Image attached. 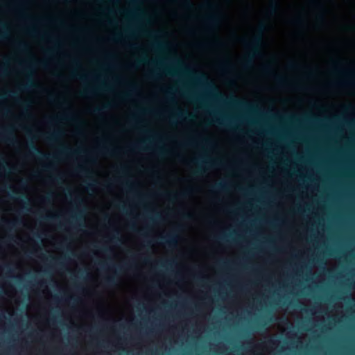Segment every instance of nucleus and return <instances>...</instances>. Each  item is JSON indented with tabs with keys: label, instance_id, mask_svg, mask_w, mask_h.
Returning a JSON list of instances; mask_svg holds the SVG:
<instances>
[{
	"label": "nucleus",
	"instance_id": "f257e3e1",
	"mask_svg": "<svg viewBox=\"0 0 355 355\" xmlns=\"http://www.w3.org/2000/svg\"><path fill=\"white\" fill-rule=\"evenodd\" d=\"M266 30V25L265 23H260L257 28V34L254 35L252 39L248 41L246 39L242 38L241 42L243 45L250 49V52L247 58L245 59L244 64L248 66L252 63V59L259 55L261 49L263 45V33Z\"/></svg>",
	"mask_w": 355,
	"mask_h": 355
},
{
	"label": "nucleus",
	"instance_id": "f03ea898",
	"mask_svg": "<svg viewBox=\"0 0 355 355\" xmlns=\"http://www.w3.org/2000/svg\"><path fill=\"white\" fill-rule=\"evenodd\" d=\"M198 80L203 84L211 92L212 96L218 100L223 101L227 103L232 104L241 107H243L248 110H252L254 107L247 102L237 99L236 97H230L228 100L223 98V96L219 93L216 87L211 83L208 82L207 78L202 76L198 78Z\"/></svg>",
	"mask_w": 355,
	"mask_h": 355
},
{
	"label": "nucleus",
	"instance_id": "7ed1b4c3",
	"mask_svg": "<svg viewBox=\"0 0 355 355\" xmlns=\"http://www.w3.org/2000/svg\"><path fill=\"white\" fill-rule=\"evenodd\" d=\"M28 146L30 148V151L28 153L29 156L35 157L39 159H49L51 156L49 154H46L43 153L34 143L33 141H31Z\"/></svg>",
	"mask_w": 355,
	"mask_h": 355
},
{
	"label": "nucleus",
	"instance_id": "20e7f679",
	"mask_svg": "<svg viewBox=\"0 0 355 355\" xmlns=\"http://www.w3.org/2000/svg\"><path fill=\"white\" fill-rule=\"evenodd\" d=\"M193 162H196L198 164V168L194 172L195 175H200L202 174L203 172L202 168V164H206L208 166H216L222 165V162L219 160H214V161H205L203 157H200V158L197 159L193 160Z\"/></svg>",
	"mask_w": 355,
	"mask_h": 355
},
{
	"label": "nucleus",
	"instance_id": "39448f33",
	"mask_svg": "<svg viewBox=\"0 0 355 355\" xmlns=\"http://www.w3.org/2000/svg\"><path fill=\"white\" fill-rule=\"evenodd\" d=\"M159 243L164 244L168 248H175L178 243V236L175 232H171L166 236H161Z\"/></svg>",
	"mask_w": 355,
	"mask_h": 355
},
{
	"label": "nucleus",
	"instance_id": "423d86ee",
	"mask_svg": "<svg viewBox=\"0 0 355 355\" xmlns=\"http://www.w3.org/2000/svg\"><path fill=\"white\" fill-rule=\"evenodd\" d=\"M0 139L9 144H15L18 141L14 135L13 130L11 128H6L0 132Z\"/></svg>",
	"mask_w": 355,
	"mask_h": 355
},
{
	"label": "nucleus",
	"instance_id": "0eeeda50",
	"mask_svg": "<svg viewBox=\"0 0 355 355\" xmlns=\"http://www.w3.org/2000/svg\"><path fill=\"white\" fill-rule=\"evenodd\" d=\"M27 79L25 84H22L19 87V89L22 91L28 90L31 89L36 88L38 85L33 79V73L31 71L30 67H26Z\"/></svg>",
	"mask_w": 355,
	"mask_h": 355
},
{
	"label": "nucleus",
	"instance_id": "6e6552de",
	"mask_svg": "<svg viewBox=\"0 0 355 355\" xmlns=\"http://www.w3.org/2000/svg\"><path fill=\"white\" fill-rule=\"evenodd\" d=\"M205 20L210 28H214L219 25L221 20V15L219 12H214L207 15Z\"/></svg>",
	"mask_w": 355,
	"mask_h": 355
},
{
	"label": "nucleus",
	"instance_id": "1a4fd4ad",
	"mask_svg": "<svg viewBox=\"0 0 355 355\" xmlns=\"http://www.w3.org/2000/svg\"><path fill=\"white\" fill-rule=\"evenodd\" d=\"M107 89V88L105 86H101V87H93L92 86H87L83 91H81L80 92V94L82 96H91V95H94L99 90H105Z\"/></svg>",
	"mask_w": 355,
	"mask_h": 355
},
{
	"label": "nucleus",
	"instance_id": "9d476101",
	"mask_svg": "<svg viewBox=\"0 0 355 355\" xmlns=\"http://www.w3.org/2000/svg\"><path fill=\"white\" fill-rule=\"evenodd\" d=\"M63 132L61 130H55L51 134L45 135L44 139L49 143H54L63 135Z\"/></svg>",
	"mask_w": 355,
	"mask_h": 355
},
{
	"label": "nucleus",
	"instance_id": "9b49d317",
	"mask_svg": "<svg viewBox=\"0 0 355 355\" xmlns=\"http://www.w3.org/2000/svg\"><path fill=\"white\" fill-rule=\"evenodd\" d=\"M186 118L189 120H191L193 117V116L189 113H188L187 111H182L180 108H177L176 112L173 114V115L171 117V122L173 121V119L175 118Z\"/></svg>",
	"mask_w": 355,
	"mask_h": 355
},
{
	"label": "nucleus",
	"instance_id": "f8f14e48",
	"mask_svg": "<svg viewBox=\"0 0 355 355\" xmlns=\"http://www.w3.org/2000/svg\"><path fill=\"white\" fill-rule=\"evenodd\" d=\"M78 153V152L77 150H73L71 148L67 146H62L59 154L60 155H74Z\"/></svg>",
	"mask_w": 355,
	"mask_h": 355
},
{
	"label": "nucleus",
	"instance_id": "ddd939ff",
	"mask_svg": "<svg viewBox=\"0 0 355 355\" xmlns=\"http://www.w3.org/2000/svg\"><path fill=\"white\" fill-rule=\"evenodd\" d=\"M279 8V3L277 0H270L269 6V12L271 15H274L277 12Z\"/></svg>",
	"mask_w": 355,
	"mask_h": 355
},
{
	"label": "nucleus",
	"instance_id": "4468645a",
	"mask_svg": "<svg viewBox=\"0 0 355 355\" xmlns=\"http://www.w3.org/2000/svg\"><path fill=\"white\" fill-rule=\"evenodd\" d=\"M76 172H77L79 174H82V175H87L89 178H92L90 176H89L88 175L89 174V171L83 165H78L76 169H75Z\"/></svg>",
	"mask_w": 355,
	"mask_h": 355
},
{
	"label": "nucleus",
	"instance_id": "2eb2a0df",
	"mask_svg": "<svg viewBox=\"0 0 355 355\" xmlns=\"http://www.w3.org/2000/svg\"><path fill=\"white\" fill-rule=\"evenodd\" d=\"M104 283L107 286H113L116 283V277L114 275L106 277Z\"/></svg>",
	"mask_w": 355,
	"mask_h": 355
},
{
	"label": "nucleus",
	"instance_id": "dca6fc26",
	"mask_svg": "<svg viewBox=\"0 0 355 355\" xmlns=\"http://www.w3.org/2000/svg\"><path fill=\"white\" fill-rule=\"evenodd\" d=\"M227 185L222 182H219L213 186L214 191H225L227 190Z\"/></svg>",
	"mask_w": 355,
	"mask_h": 355
},
{
	"label": "nucleus",
	"instance_id": "f3484780",
	"mask_svg": "<svg viewBox=\"0 0 355 355\" xmlns=\"http://www.w3.org/2000/svg\"><path fill=\"white\" fill-rule=\"evenodd\" d=\"M101 152L103 154L114 155L116 153V150L113 148H109L106 146H103L101 148Z\"/></svg>",
	"mask_w": 355,
	"mask_h": 355
},
{
	"label": "nucleus",
	"instance_id": "a211bd4d",
	"mask_svg": "<svg viewBox=\"0 0 355 355\" xmlns=\"http://www.w3.org/2000/svg\"><path fill=\"white\" fill-rule=\"evenodd\" d=\"M110 107V104L107 103V104H105L104 105H103L102 107H95L93 110H92V112L94 114H101L104 110L108 109L109 107Z\"/></svg>",
	"mask_w": 355,
	"mask_h": 355
},
{
	"label": "nucleus",
	"instance_id": "6ab92c4d",
	"mask_svg": "<svg viewBox=\"0 0 355 355\" xmlns=\"http://www.w3.org/2000/svg\"><path fill=\"white\" fill-rule=\"evenodd\" d=\"M146 63L150 64V62H148V60L147 58L146 57H144V58L137 59L136 60L135 63L132 65V67H135L137 65H141L142 64H146ZM150 64H154V62H151Z\"/></svg>",
	"mask_w": 355,
	"mask_h": 355
},
{
	"label": "nucleus",
	"instance_id": "aec40b11",
	"mask_svg": "<svg viewBox=\"0 0 355 355\" xmlns=\"http://www.w3.org/2000/svg\"><path fill=\"white\" fill-rule=\"evenodd\" d=\"M311 6L313 7L314 8L318 9V10H324V5L316 0H311L310 1Z\"/></svg>",
	"mask_w": 355,
	"mask_h": 355
},
{
	"label": "nucleus",
	"instance_id": "412c9836",
	"mask_svg": "<svg viewBox=\"0 0 355 355\" xmlns=\"http://www.w3.org/2000/svg\"><path fill=\"white\" fill-rule=\"evenodd\" d=\"M59 218L58 215H46L41 216V219L45 221H55Z\"/></svg>",
	"mask_w": 355,
	"mask_h": 355
},
{
	"label": "nucleus",
	"instance_id": "4be33fe9",
	"mask_svg": "<svg viewBox=\"0 0 355 355\" xmlns=\"http://www.w3.org/2000/svg\"><path fill=\"white\" fill-rule=\"evenodd\" d=\"M216 122H217L218 124L231 127V121L227 118H224L222 119H220V118H216Z\"/></svg>",
	"mask_w": 355,
	"mask_h": 355
},
{
	"label": "nucleus",
	"instance_id": "5701e85b",
	"mask_svg": "<svg viewBox=\"0 0 355 355\" xmlns=\"http://www.w3.org/2000/svg\"><path fill=\"white\" fill-rule=\"evenodd\" d=\"M17 47L21 51H26L28 49L27 44L21 41L17 43Z\"/></svg>",
	"mask_w": 355,
	"mask_h": 355
},
{
	"label": "nucleus",
	"instance_id": "b1692460",
	"mask_svg": "<svg viewBox=\"0 0 355 355\" xmlns=\"http://www.w3.org/2000/svg\"><path fill=\"white\" fill-rule=\"evenodd\" d=\"M2 31H0V40H4L8 37V27L6 25L2 26Z\"/></svg>",
	"mask_w": 355,
	"mask_h": 355
},
{
	"label": "nucleus",
	"instance_id": "393cba45",
	"mask_svg": "<svg viewBox=\"0 0 355 355\" xmlns=\"http://www.w3.org/2000/svg\"><path fill=\"white\" fill-rule=\"evenodd\" d=\"M146 140L140 141L139 144L134 145L133 147L131 148V150H141V149L145 150L146 148H144L143 145L144 144H146Z\"/></svg>",
	"mask_w": 355,
	"mask_h": 355
},
{
	"label": "nucleus",
	"instance_id": "a878e982",
	"mask_svg": "<svg viewBox=\"0 0 355 355\" xmlns=\"http://www.w3.org/2000/svg\"><path fill=\"white\" fill-rule=\"evenodd\" d=\"M22 221L21 220H15L14 221H8L6 222V226L9 228H12L13 227L17 226L19 224H21Z\"/></svg>",
	"mask_w": 355,
	"mask_h": 355
},
{
	"label": "nucleus",
	"instance_id": "bb28decb",
	"mask_svg": "<svg viewBox=\"0 0 355 355\" xmlns=\"http://www.w3.org/2000/svg\"><path fill=\"white\" fill-rule=\"evenodd\" d=\"M60 119H62V120H68V119H72L68 115H62L60 117H59ZM57 119H58V117L57 118H51L49 121V123H53V122H55Z\"/></svg>",
	"mask_w": 355,
	"mask_h": 355
},
{
	"label": "nucleus",
	"instance_id": "cd10ccee",
	"mask_svg": "<svg viewBox=\"0 0 355 355\" xmlns=\"http://www.w3.org/2000/svg\"><path fill=\"white\" fill-rule=\"evenodd\" d=\"M72 76L74 77V78H78L81 80H85L88 77L85 75H81V74H79L75 71L72 72L71 73Z\"/></svg>",
	"mask_w": 355,
	"mask_h": 355
},
{
	"label": "nucleus",
	"instance_id": "c85d7f7f",
	"mask_svg": "<svg viewBox=\"0 0 355 355\" xmlns=\"http://www.w3.org/2000/svg\"><path fill=\"white\" fill-rule=\"evenodd\" d=\"M71 217L73 220H78L82 218L83 217V214L82 211H77L76 214L71 215Z\"/></svg>",
	"mask_w": 355,
	"mask_h": 355
},
{
	"label": "nucleus",
	"instance_id": "c756f323",
	"mask_svg": "<svg viewBox=\"0 0 355 355\" xmlns=\"http://www.w3.org/2000/svg\"><path fill=\"white\" fill-rule=\"evenodd\" d=\"M150 214H154V217H149L150 220L152 221H155L157 219L159 220L162 218L161 214L158 212L151 211Z\"/></svg>",
	"mask_w": 355,
	"mask_h": 355
},
{
	"label": "nucleus",
	"instance_id": "7c9ffc66",
	"mask_svg": "<svg viewBox=\"0 0 355 355\" xmlns=\"http://www.w3.org/2000/svg\"><path fill=\"white\" fill-rule=\"evenodd\" d=\"M276 80L279 84L282 85L287 83L286 79L282 76H277Z\"/></svg>",
	"mask_w": 355,
	"mask_h": 355
},
{
	"label": "nucleus",
	"instance_id": "2f4dec72",
	"mask_svg": "<svg viewBox=\"0 0 355 355\" xmlns=\"http://www.w3.org/2000/svg\"><path fill=\"white\" fill-rule=\"evenodd\" d=\"M183 5L188 9H192L193 7L192 3L189 0H185Z\"/></svg>",
	"mask_w": 355,
	"mask_h": 355
},
{
	"label": "nucleus",
	"instance_id": "473e14b6",
	"mask_svg": "<svg viewBox=\"0 0 355 355\" xmlns=\"http://www.w3.org/2000/svg\"><path fill=\"white\" fill-rule=\"evenodd\" d=\"M92 180L93 182L88 183L87 189L89 190H92V191L94 189L96 184H97V182H96V180H93V179H92Z\"/></svg>",
	"mask_w": 355,
	"mask_h": 355
},
{
	"label": "nucleus",
	"instance_id": "72a5a7b5",
	"mask_svg": "<svg viewBox=\"0 0 355 355\" xmlns=\"http://www.w3.org/2000/svg\"><path fill=\"white\" fill-rule=\"evenodd\" d=\"M166 195L167 197H168L170 198V200H171L173 201L176 200L178 198V195L175 193H166Z\"/></svg>",
	"mask_w": 355,
	"mask_h": 355
},
{
	"label": "nucleus",
	"instance_id": "f704fd0d",
	"mask_svg": "<svg viewBox=\"0 0 355 355\" xmlns=\"http://www.w3.org/2000/svg\"><path fill=\"white\" fill-rule=\"evenodd\" d=\"M16 95H17V93L15 92H12V91L7 92L4 94L5 96H9V97H11V98H15L16 96Z\"/></svg>",
	"mask_w": 355,
	"mask_h": 355
},
{
	"label": "nucleus",
	"instance_id": "c9c22d12",
	"mask_svg": "<svg viewBox=\"0 0 355 355\" xmlns=\"http://www.w3.org/2000/svg\"><path fill=\"white\" fill-rule=\"evenodd\" d=\"M153 47L155 49H159L162 47V45L159 42H155L153 43Z\"/></svg>",
	"mask_w": 355,
	"mask_h": 355
},
{
	"label": "nucleus",
	"instance_id": "e433bc0d",
	"mask_svg": "<svg viewBox=\"0 0 355 355\" xmlns=\"http://www.w3.org/2000/svg\"><path fill=\"white\" fill-rule=\"evenodd\" d=\"M164 72L167 74V75H171V76H175L176 74L175 73H173L172 71V70H171L170 69L168 68H165L164 69Z\"/></svg>",
	"mask_w": 355,
	"mask_h": 355
},
{
	"label": "nucleus",
	"instance_id": "4c0bfd02",
	"mask_svg": "<svg viewBox=\"0 0 355 355\" xmlns=\"http://www.w3.org/2000/svg\"><path fill=\"white\" fill-rule=\"evenodd\" d=\"M52 197V193H49L46 196L43 198V201L44 202H49L51 201Z\"/></svg>",
	"mask_w": 355,
	"mask_h": 355
},
{
	"label": "nucleus",
	"instance_id": "58836bf2",
	"mask_svg": "<svg viewBox=\"0 0 355 355\" xmlns=\"http://www.w3.org/2000/svg\"><path fill=\"white\" fill-rule=\"evenodd\" d=\"M207 3L206 4L207 7L209 9H215L216 8V6L210 3L209 0H207Z\"/></svg>",
	"mask_w": 355,
	"mask_h": 355
},
{
	"label": "nucleus",
	"instance_id": "ea45409f",
	"mask_svg": "<svg viewBox=\"0 0 355 355\" xmlns=\"http://www.w3.org/2000/svg\"><path fill=\"white\" fill-rule=\"evenodd\" d=\"M51 260L53 261L57 265L60 266H62V263L59 261L58 259H56L55 257H51Z\"/></svg>",
	"mask_w": 355,
	"mask_h": 355
},
{
	"label": "nucleus",
	"instance_id": "a19ab883",
	"mask_svg": "<svg viewBox=\"0 0 355 355\" xmlns=\"http://www.w3.org/2000/svg\"><path fill=\"white\" fill-rule=\"evenodd\" d=\"M157 76V73L156 72V71H152L149 73V78H154Z\"/></svg>",
	"mask_w": 355,
	"mask_h": 355
},
{
	"label": "nucleus",
	"instance_id": "79ce46f5",
	"mask_svg": "<svg viewBox=\"0 0 355 355\" xmlns=\"http://www.w3.org/2000/svg\"><path fill=\"white\" fill-rule=\"evenodd\" d=\"M49 98L52 102H56L57 99L54 97V95L52 93L49 94Z\"/></svg>",
	"mask_w": 355,
	"mask_h": 355
},
{
	"label": "nucleus",
	"instance_id": "37998d69",
	"mask_svg": "<svg viewBox=\"0 0 355 355\" xmlns=\"http://www.w3.org/2000/svg\"><path fill=\"white\" fill-rule=\"evenodd\" d=\"M338 84L343 85H352V83L350 80H345V81L339 82V83H338Z\"/></svg>",
	"mask_w": 355,
	"mask_h": 355
},
{
	"label": "nucleus",
	"instance_id": "c03bdc74",
	"mask_svg": "<svg viewBox=\"0 0 355 355\" xmlns=\"http://www.w3.org/2000/svg\"><path fill=\"white\" fill-rule=\"evenodd\" d=\"M125 187L128 189L130 191H132L133 188V184L132 183L126 182L125 183Z\"/></svg>",
	"mask_w": 355,
	"mask_h": 355
},
{
	"label": "nucleus",
	"instance_id": "a18cd8bd",
	"mask_svg": "<svg viewBox=\"0 0 355 355\" xmlns=\"http://www.w3.org/2000/svg\"><path fill=\"white\" fill-rule=\"evenodd\" d=\"M128 86H129V87H130V91H131V92H135V91H136V89H137V88H136V86H135V84H133V83H130V84H129V85H128Z\"/></svg>",
	"mask_w": 355,
	"mask_h": 355
},
{
	"label": "nucleus",
	"instance_id": "49530a36",
	"mask_svg": "<svg viewBox=\"0 0 355 355\" xmlns=\"http://www.w3.org/2000/svg\"><path fill=\"white\" fill-rule=\"evenodd\" d=\"M21 105H22L23 107H29V106H30V103H29V102H28V101H22V102L21 103Z\"/></svg>",
	"mask_w": 355,
	"mask_h": 355
},
{
	"label": "nucleus",
	"instance_id": "de8ad7c7",
	"mask_svg": "<svg viewBox=\"0 0 355 355\" xmlns=\"http://www.w3.org/2000/svg\"><path fill=\"white\" fill-rule=\"evenodd\" d=\"M7 70L4 68H0V75H6Z\"/></svg>",
	"mask_w": 355,
	"mask_h": 355
},
{
	"label": "nucleus",
	"instance_id": "09e8293b",
	"mask_svg": "<svg viewBox=\"0 0 355 355\" xmlns=\"http://www.w3.org/2000/svg\"><path fill=\"white\" fill-rule=\"evenodd\" d=\"M44 170H46V171H49V170H50V169H51V168H52V165H51V164L45 165V166H44Z\"/></svg>",
	"mask_w": 355,
	"mask_h": 355
},
{
	"label": "nucleus",
	"instance_id": "8fccbe9b",
	"mask_svg": "<svg viewBox=\"0 0 355 355\" xmlns=\"http://www.w3.org/2000/svg\"><path fill=\"white\" fill-rule=\"evenodd\" d=\"M121 241V239H119V236H113V237L112 238V241Z\"/></svg>",
	"mask_w": 355,
	"mask_h": 355
},
{
	"label": "nucleus",
	"instance_id": "3c124183",
	"mask_svg": "<svg viewBox=\"0 0 355 355\" xmlns=\"http://www.w3.org/2000/svg\"><path fill=\"white\" fill-rule=\"evenodd\" d=\"M103 187H104V189L107 190V191L110 190V189H111V184H104Z\"/></svg>",
	"mask_w": 355,
	"mask_h": 355
},
{
	"label": "nucleus",
	"instance_id": "603ef678",
	"mask_svg": "<svg viewBox=\"0 0 355 355\" xmlns=\"http://www.w3.org/2000/svg\"><path fill=\"white\" fill-rule=\"evenodd\" d=\"M37 64H40L42 67H46V62H44V61L38 62Z\"/></svg>",
	"mask_w": 355,
	"mask_h": 355
},
{
	"label": "nucleus",
	"instance_id": "864d4df0",
	"mask_svg": "<svg viewBox=\"0 0 355 355\" xmlns=\"http://www.w3.org/2000/svg\"><path fill=\"white\" fill-rule=\"evenodd\" d=\"M98 265L101 266V268H105L107 266V264L104 262H100L98 263Z\"/></svg>",
	"mask_w": 355,
	"mask_h": 355
},
{
	"label": "nucleus",
	"instance_id": "5fc2aeb1",
	"mask_svg": "<svg viewBox=\"0 0 355 355\" xmlns=\"http://www.w3.org/2000/svg\"><path fill=\"white\" fill-rule=\"evenodd\" d=\"M297 64L296 63H294V62H292L289 64V67L292 69H295L297 67Z\"/></svg>",
	"mask_w": 355,
	"mask_h": 355
},
{
	"label": "nucleus",
	"instance_id": "6e6d98bb",
	"mask_svg": "<svg viewBox=\"0 0 355 355\" xmlns=\"http://www.w3.org/2000/svg\"><path fill=\"white\" fill-rule=\"evenodd\" d=\"M293 22L295 24H300L302 22V20L300 18H297V19H294L293 21Z\"/></svg>",
	"mask_w": 355,
	"mask_h": 355
},
{
	"label": "nucleus",
	"instance_id": "4d7b16f0",
	"mask_svg": "<svg viewBox=\"0 0 355 355\" xmlns=\"http://www.w3.org/2000/svg\"><path fill=\"white\" fill-rule=\"evenodd\" d=\"M205 277L203 276H198L197 279L200 282H203L205 280Z\"/></svg>",
	"mask_w": 355,
	"mask_h": 355
},
{
	"label": "nucleus",
	"instance_id": "13d9d810",
	"mask_svg": "<svg viewBox=\"0 0 355 355\" xmlns=\"http://www.w3.org/2000/svg\"><path fill=\"white\" fill-rule=\"evenodd\" d=\"M184 144L187 145V146H191V145L193 144V141H187V142L184 143Z\"/></svg>",
	"mask_w": 355,
	"mask_h": 355
},
{
	"label": "nucleus",
	"instance_id": "bf43d9fd",
	"mask_svg": "<svg viewBox=\"0 0 355 355\" xmlns=\"http://www.w3.org/2000/svg\"><path fill=\"white\" fill-rule=\"evenodd\" d=\"M81 202H82V200H81L80 198H76V199L74 200V202H75L76 204H77V203H80Z\"/></svg>",
	"mask_w": 355,
	"mask_h": 355
},
{
	"label": "nucleus",
	"instance_id": "052dcab7",
	"mask_svg": "<svg viewBox=\"0 0 355 355\" xmlns=\"http://www.w3.org/2000/svg\"><path fill=\"white\" fill-rule=\"evenodd\" d=\"M53 179L58 182V181L62 180V177L60 176V175H58V176L55 177V178H53Z\"/></svg>",
	"mask_w": 355,
	"mask_h": 355
},
{
	"label": "nucleus",
	"instance_id": "680f3d73",
	"mask_svg": "<svg viewBox=\"0 0 355 355\" xmlns=\"http://www.w3.org/2000/svg\"><path fill=\"white\" fill-rule=\"evenodd\" d=\"M226 237H227L226 236H218V239L221 241H225Z\"/></svg>",
	"mask_w": 355,
	"mask_h": 355
},
{
	"label": "nucleus",
	"instance_id": "e2e57ef3",
	"mask_svg": "<svg viewBox=\"0 0 355 355\" xmlns=\"http://www.w3.org/2000/svg\"><path fill=\"white\" fill-rule=\"evenodd\" d=\"M146 245H147V246H150V245H151V244H152V242H151V241H150V240H146Z\"/></svg>",
	"mask_w": 355,
	"mask_h": 355
},
{
	"label": "nucleus",
	"instance_id": "0e129e2a",
	"mask_svg": "<svg viewBox=\"0 0 355 355\" xmlns=\"http://www.w3.org/2000/svg\"><path fill=\"white\" fill-rule=\"evenodd\" d=\"M69 300L73 301V302H76V299L72 297H70Z\"/></svg>",
	"mask_w": 355,
	"mask_h": 355
},
{
	"label": "nucleus",
	"instance_id": "69168bd1",
	"mask_svg": "<svg viewBox=\"0 0 355 355\" xmlns=\"http://www.w3.org/2000/svg\"><path fill=\"white\" fill-rule=\"evenodd\" d=\"M125 33L126 34L130 35V33H131V31H130V29H126V30L125 31Z\"/></svg>",
	"mask_w": 355,
	"mask_h": 355
},
{
	"label": "nucleus",
	"instance_id": "338daca9",
	"mask_svg": "<svg viewBox=\"0 0 355 355\" xmlns=\"http://www.w3.org/2000/svg\"><path fill=\"white\" fill-rule=\"evenodd\" d=\"M203 141H205L207 144H211V143H210V141H209V139H204V140H203Z\"/></svg>",
	"mask_w": 355,
	"mask_h": 355
},
{
	"label": "nucleus",
	"instance_id": "774afa93",
	"mask_svg": "<svg viewBox=\"0 0 355 355\" xmlns=\"http://www.w3.org/2000/svg\"><path fill=\"white\" fill-rule=\"evenodd\" d=\"M131 121H132V122H135V121H136L135 117L134 116H132L131 117Z\"/></svg>",
	"mask_w": 355,
	"mask_h": 355
}]
</instances>
